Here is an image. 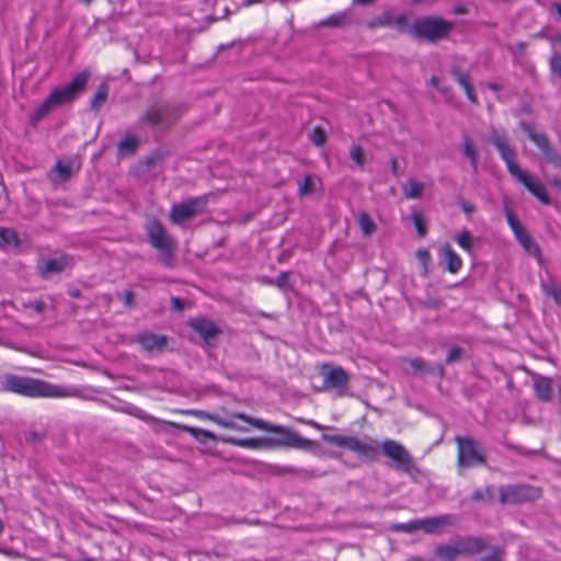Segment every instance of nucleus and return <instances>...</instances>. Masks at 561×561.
Wrapping results in <instances>:
<instances>
[{"instance_id": "obj_1", "label": "nucleus", "mask_w": 561, "mask_h": 561, "mask_svg": "<svg viewBox=\"0 0 561 561\" xmlns=\"http://www.w3.org/2000/svg\"><path fill=\"white\" fill-rule=\"evenodd\" d=\"M486 140L495 146L501 158L506 163L510 174L541 203L549 205L550 197L540 181L523 171L517 164L516 152L510 145L505 131L491 127Z\"/></svg>"}, {"instance_id": "obj_2", "label": "nucleus", "mask_w": 561, "mask_h": 561, "mask_svg": "<svg viewBox=\"0 0 561 561\" xmlns=\"http://www.w3.org/2000/svg\"><path fill=\"white\" fill-rule=\"evenodd\" d=\"M3 390L30 398H69L76 397L73 387L57 386L45 380L8 374L1 378Z\"/></svg>"}, {"instance_id": "obj_3", "label": "nucleus", "mask_w": 561, "mask_h": 561, "mask_svg": "<svg viewBox=\"0 0 561 561\" xmlns=\"http://www.w3.org/2000/svg\"><path fill=\"white\" fill-rule=\"evenodd\" d=\"M229 419L231 426H228V428L231 430L247 432L249 431V425H251L257 430L282 434L277 443L284 447L310 449L314 446V442L304 438L298 432L282 425L270 424L261 419H253L243 413H233Z\"/></svg>"}, {"instance_id": "obj_4", "label": "nucleus", "mask_w": 561, "mask_h": 561, "mask_svg": "<svg viewBox=\"0 0 561 561\" xmlns=\"http://www.w3.org/2000/svg\"><path fill=\"white\" fill-rule=\"evenodd\" d=\"M88 80L89 73L81 71L77 73L69 83L53 89L47 98H45L31 114L30 118L32 123L42 121L54 108L75 101L84 90Z\"/></svg>"}, {"instance_id": "obj_5", "label": "nucleus", "mask_w": 561, "mask_h": 561, "mask_svg": "<svg viewBox=\"0 0 561 561\" xmlns=\"http://www.w3.org/2000/svg\"><path fill=\"white\" fill-rule=\"evenodd\" d=\"M149 243L158 251L159 260L167 266L174 264V243L163 226L156 219L146 225Z\"/></svg>"}, {"instance_id": "obj_6", "label": "nucleus", "mask_w": 561, "mask_h": 561, "mask_svg": "<svg viewBox=\"0 0 561 561\" xmlns=\"http://www.w3.org/2000/svg\"><path fill=\"white\" fill-rule=\"evenodd\" d=\"M323 440L337 447L346 448L358 456L375 460L378 454V444L370 437L360 440L353 436L323 435Z\"/></svg>"}, {"instance_id": "obj_7", "label": "nucleus", "mask_w": 561, "mask_h": 561, "mask_svg": "<svg viewBox=\"0 0 561 561\" xmlns=\"http://www.w3.org/2000/svg\"><path fill=\"white\" fill-rule=\"evenodd\" d=\"M454 28L453 22L436 18H422L414 21L411 31L417 38L435 42L446 37Z\"/></svg>"}, {"instance_id": "obj_8", "label": "nucleus", "mask_w": 561, "mask_h": 561, "mask_svg": "<svg viewBox=\"0 0 561 561\" xmlns=\"http://www.w3.org/2000/svg\"><path fill=\"white\" fill-rule=\"evenodd\" d=\"M458 447V465L462 468H470L474 465H484L485 457L479 450L478 444L470 437H456Z\"/></svg>"}, {"instance_id": "obj_9", "label": "nucleus", "mask_w": 561, "mask_h": 561, "mask_svg": "<svg viewBox=\"0 0 561 561\" xmlns=\"http://www.w3.org/2000/svg\"><path fill=\"white\" fill-rule=\"evenodd\" d=\"M483 541L478 538H467L453 545H442L437 547L436 553L446 561H453L463 553H477L483 549Z\"/></svg>"}, {"instance_id": "obj_10", "label": "nucleus", "mask_w": 561, "mask_h": 561, "mask_svg": "<svg viewBox=\"0 0 561 561\" xmlns=\"http://www.w3.org/2000/svg\"><path fill=\"white\" fill-rule=\"evenodd\" d=\"M540 489L527 484H515L500 489V502L502 504L533 501L540 497Z\"/></svg>"}, {"instance_id": "obj_11", "label": "nucleus", "mask_w": 561, "mask_h": 561, "mask_svg": "<svg viewBox=\"0 0 561 561\" xmlns=\"http://www.w3.org/2000/svg\"><path fill=\"white\" fill-rule=\"evenodd\" d=\"M381 449L388 458L394 461L398 470L410 471L413 467L412 458L408 450L392 439H386L381 444Z\"/></svg>"}, {"instance_id": "obj_12", "label": "nucleus", "mask_w": 561, "mask_h": 561, "mask_svg": "<svg viewBox=\"0 0 561 561\" xmlns=\"http://www.w3.org/2000/svg\"><path fill=\"white\" fill-rule=\"evenodd\" d=\"M72 263L73 260L70 255L60 254L59 256L41 259L36 267L42 278L47 279L55 274L64 272L66 268L70 267Z\"/></svg>"}, {"instance_id": "obj_13", "label": "nucleus", "mask_w": 561, "mask_h": 561, "mask_svg": "<svg viewBox=\"0 0 561 561\" xmlns=\"http://www.w3.org/2000/svg\"><path fill=\"white\" fill-rule=\"evenodd\" d=\"M519 126L522 130L527 134L529 139L541 150L542 154L549 161L553 162L554 164L561 163V158L550 146V142L546 134L536 131L534 127L526 122H520Z\"/></svg>"}, {"instance_id": "obj_14", "label": "nucleus", "mask_w": 561, "mask_h": 561, "mask_svg": "<svg viewBox=\"0 0 561 561\" xmlns=\"http://www.w3.org/2000/svg\"><path fill=\"white\" fill-rule=\"evenodd\" d=\"M169 122V108L164 104H154L139 119V127H164Z\"/></svg>"}, {"instance_id": "obj_15", "label": "nucleus", "mask_w": 561, "mask_h": 561, "mask_svg": "<svg viewBox=\"0 0 561 561\" xmlns=\"http://www.w3.org/2000/svg\"><path fill=\"white\" fill-rule=\"evenodd\" d=\"M135 341L145 352L156 354L161 353L165 348L168 339L165 335L141 332L135 336Z\"/></svg>"}, {"instance_id": "obj_16", "label": "nucleus", "mask_w": 561, "mask_h": 561, "mask_svg": "<svg viewBox=\"0 0 561 561\" xmlns=\"http://www.w3.org/2000/svg\"><path fill=\"white\" fill-rule=\"evenodd\" d=\"M321 375L328 388L344 389L348 383V375L342 367L323 365Z\"/></svg>"}, {"instance_id": "obj_17", "label": "nucleus", "mask_w": 561, "mask_h": 561, "mask_svg": "<svg viewBox=\"0 0 561 561\" xmlns=\"http://www.w3.org/2000/svg\"><path fill=\"white\" fill-rule=\"evenodd\" d=\"M206 197L191 198L178 204V225L195 215L203 213L206 209Z\"/></svg>"}, {"instance_id": "obj_18", "label": "nucleus", "mask_w": 561, "mask_h": 561, "mask_svg": "<svg viewBox=\"0 0 561 561\" xmlns=\"http://www.w3.org/2000/svg\"><path fill=\"white\" fill-rule=\"evenodd\" d=\"M75 172V161L71 159L58 160L48 173L49 180L54 183L67 182Z\"/></svg>"}, {"instance_id": "obj_19", "label": "nucleus", "mask_w": 561, "mask_h": 561, "mask_svg": "<svg viewBox=\"0 0 561 561\" xmlns=\"http://www.w3.org/2000/svg\"><path fill=\"white\" fill-rule=\"evenodd\" d=\"M191 328L196 331L207 345L220 333V330L215 325L214 322L201 318L192 319L190 321Z\"/></svg>"}, {"instance_id": "obj_20", "label": "nucleus", "mask_w": 561, "mask_h": 561, "mask_svg": "<svg viewBox=\"0 0 561 561\" xmlns=\"http://www.w3.org/2000/svg\"><path fill=\"white\" fill-rule=\"evenodd\" d=\"M439 257L449 273L457 274L461 270L462 261L449 244L440 248Z\"/></svg>"}, {"instance_id": "obj_21", "label": "nucleus", "mask_w": 561, "mask_h": 561, "mask_svg": "<svg viewBox=\"0 0 561 561\" xmlns=\"http://www.w3.org/2000/svg\"><path fill=\"white\" fill-rule=\"evenodd\" d=\"M534 388L540 401L549 402L553 397L552 379L546 376H537L534 379Z\"/></svg>"}, {"instance_id": "obj_22", "label": "nucleus", "mask_w": 561, "mask_h": 561, "mask_svg": "<svg viewBox=\"0 0 561 561\" xmlns=\"http://www.w3.org/2000/svg\"><path fill=\"white\" fill-rule=\"evenodd\" d=\"M450 73L454 77V79L459 83V85L463 88L468 100L471 103L477 104L478 103V96H477V94L474 92V89H473V85L471 83L469 75L466 73V72H462L457 67H454L450 70Z\"/></svg>"}, {"instance_id": "obj_23", "label": "nucleus", "mask_w": 561, "mask_h": 561, "mask_svg": "<svg viewBox=\"0 0 561 561\" xmlns=\"http://www.w3.org/2000/svg\"><path fill=\"white\" fill-rule=\"evenodd\" d=\"M505 216L511 227L516 240L520 242V240L526 239L529 236L526 228L519 222L518 218L515 216L514 211L510 208L507 204L504 206Z\"/></svg>"}, {"instance_id": "obj_24", "label": "nucleus", "mask_w": 561, "mask_h": 561, "mask_svg": "<svg viewBox=\"0 0 561 561\" xmlns=\"http://www.w3.org/2000/svg\"><path fill=\"white\" fill-rule=\"evenodd\" d=\"M449 519L450 517L446 515L417 519L419 529L424 530L426 534H433L439 528L446 526L449 523Z\"/></svg>"}, {"instance_id": "obj_25", "label": "nucleus", "mask_w": 561, "mask_h": 561, "mask_svg": "<svg viewBox=\"0 0 561 561\" xmlns=\"http://www.w3.org/2000/svg\"><path fill=\"white\" fill-rule=\"evenodd\" d=\"M140 140L135 135L127 133L117 144V151L119 157L131 156L139 147Z\"/></svg>"}, {"instance_id": "obj_26", "label": "nucleus", "mask_w": 561, "mask_h": 561, "mask_svg": "<svg viewBox=\"0 0 561 561\" xmlns=\"http://www.w3.org/2000/svg\"><path fill=\"white\" fill-rule=\"evenodd\" d=\"M221 440L234 446L249 449H260L266 446L265 439L263 438H237L232 436H226L222 437Z\"/></svg>"}, {"instance_id": "obj_27", "label": "nucleus", "mask_w": 561, "mask_h": 561, "mask_svg": "<svg viewBox=\"0 0 561 561\" xmlns=\"http://www.w3.org/2000/svg\"><path fill=\"white\" fill-rule=\"evenodd\" d=\"M107 96H108V85L106 83L100 84L95 94L93 95V98L90 101L91 110L94 112H99L106 103Z\"/></svg>"}, {"instance_id": "obj_28", "label": "nucleus", "mask_w": 561, "mask_h": 561, "mask_svg": "<svg viewBox=\"0 0 561 561\" xmlns=\"http://www.w3.org/2000/svg\"><path fill=\"white\" fill-rule=\"evenodd\" d=\"M424 190V184L414 179H410L403 186V194L409 199L420 198Z\"/></svg>"}, {"instance_id": "obj_29", "label": "nucleus", "mask_w": 561, "mask_h": 561, "mask_svg": "<svg viewBox=\"0 0 561 561\" xmlns=\"http://www.w3.org/2000/svg\"><path fill=\"white\" fill-rule=\"evenodd\" d=\"M462 149H463V154L470 160L473 171H477V169H478V152L474 148L472 140L467 135L463 136V139H462Z\"/></svg>"}, {"instance_id": "obj_30", "label": "nucleus", "mask_w": 561, "mask_h": 561, "mask_svg": "<svg viewBox=\"0 0 561 561\" xmlns=\"http://www.w3.org/2000/svg\"><path fill=\"white\" fill-rule=\"evenodd\" d=\"M351 21V13L347 11L337 12L328 16L322 24L333 27L344 26Z\"/></svg>"}, {"instance_id": "obj_31", "label": "nucleus", "mask_w": 561, "mask_h": 561, "mask_svg": "<svg viewBox=\"0 0 561 561\" xmlns=\"http://www.w3.org/2000/svg\"><path fill=\"white\" fill-rule=\"evenodd\" d=\"M518 243L523 247L524 251L527 254L536 257V260L538 261L539 264L542 263L541 251H540L538 244L533 240L530 234L528 237H526V239L520 240V242H518Z\"/></svg>"}, {"instance_id": "obj_32", "label": "nucleus", "mask_w": 561, "mask_h": 561, "mask_svg": "<svg viewBox=\"0 0 561 561\" xmlns=\"http://www.w3.org/2000/svg\"><path fill=\"white\" fill-rule=\"evenodd\" d=\"M453 239L459 244L466 252L471 253L473 248V238L468 230H462L453 237Z\"/></svg>"}, {"instance_id": "obj_33", "label": "nucleus", "mask_w": 561, "mask_h": 561, "mask_svg": "<svg viewBox=\"0 0 561 561\" xmlns=\"http://www.w3.org/2000/svg\"><path fill=\"white\" fill-rule=\"evenodd\" d=\"M358 225L364 236H369L376 230V225L366 213L358 215Z\"/></svg>"}, {"instance_id": "obj_34", "label": "nucleus", "mask_w": 561, "mask_h": 561, "mask_svg": "<svg viewBox=\"0 0 561 561\" xmlns=\"http://www.w3.org/2000/svg\"><path fill=\"white\" fill-rule=\"evenodd\" d=\"M393 15L390 13H383L380 16L369 21L367 26L371 30L377 27L392 26Z\"/></svg>"}, {"instance_id": "obj_35", "label": "nucleus", "mask_w": 561, "mask_h": 561, "mask_svg": "<svg viewBox=\"0 0 561 561\" xmlns=\"http://www.w3.org/2000/svg\"><path fill=\"white\" fill-rule=\"evenodd\" d=\"M0 239L7 244H12V245L19 244V237L13 229H9V228L0 229Z\"/></svg>"}, {"instance_id": "obj_36", "label": "nucleus", "mask_w": 561, "mask_h": 561, "mask_svg": "<svg viewBox=\"0 0 561 561\" xmlns=\"http://www.w3.org/2000/svg\"><path fill=\"white\" fill-rule=\"evenodd\" d=\"M412 220L414 222L415 229L421 238L425 237L427 233V228L423 216L420 211H414L412 214Z\"/></svg>"}, {"instance_id": "obj_37", "label": "nucleus", "mask_w": 561, "mask_h": 561, "mask_svg": "<svg viewBox=\"0 0 561 561\" xmlns=\"http://www.w3.org/2000/svg\"><path fill=\"white\" fill-rule=\"evenodd\" d=\"M314 186H313V179L311 175H306L299 184V194L301 196L309 195L313 193Z\"/></svg>"}, {"instance_id": "obj_38", "label": "nucleus", "mask_w": 561, "mask_h": 561, "mask_svg": "<svg viewBox=\"0 0 561 561\" xmlns=\"http://www.w3.org/2000/svg\"><path fill=\"white\" fill-rule=\"evenodd\" d=\"M542 288L547 295L551 296L553 300L561 305V289L554 286L553 284H542Z\"/></svg>"}, {"instance_id": "obj_39", "label": "nucleus", "mask_w": 561, "mask_h": 561, "mask_svg": "<svg viewBox=\"0 0 561 561\" xmlns=\"http://www.w3.org/2000/svg\"><path fill=\"white\" fill-rule=\"evenodd\" d=\"M310 140L313 145L320 147L325 142V134L322 128L316 127L310 134Z\"/></svg>"}, {"instance_id": "obj_40", "label": "nucleus", "mask_w": 561, "mask_h": 561, "mask_svg": "<svg viewBox=\"0 0 561 561\" xmlns=\"http://www.w3.org/2000/svg\"><path fill=\"white\" fill-rule=\"evenodd\" d=\"M203 416L211 420L214 423H216L217 425L224 427V428H228V426H231V424H229V416L227 417H222L218 414H207V413H204V412H199Z\"/></svg>"}, {"instance_id": "obj_41", "label": "nucleus", "mask_w": 561, "mask_h": 561, "mask_svg": "<svg viewBox=\"0 0 561 561\" xmlns=\"http://www.w3.org/2000/svg\"><path fill=\"white\" fill-rule=\"evenodd\" d=\"M493 497V488L489 486L485 490H477L472 494L474 501H486Z\"/></svg>"}, {"instance_id": "obj_42", "label": "nucleus", "mask_w": 561, "mask_h": 561, "mask_svg": "<svg viewBox=\"0 0 561 561\" xmlns=\"http://www.w3.org/2000/svg\"><path fill=\"white\" fill-rule=\"evenodd\" d=\"M351 158L359 165L360 168L365 163V154L363 149L359 146H354L351 150Z\"/></svg>"}, {"instance_id": "obj_43", "label": "nucleus", "mask_w": 561, "mask_h": 561, "mask_svg": "<svg viewBox=\"0 0 561 561\" xmlns=\"http://www.w3.org/2000/svg\"><path fill=\"white\" fill-rule=\"evenodd\" d=\"M394 529L401 530L404 533H413L415 530H419L417 519H414V520H411L408 523L397 524L394 526Z\"/></svg>"}, {"instance_id": "obj_44", "label": "nucleus", "mask_w": 561, "mask_h": 561, "mask_svg": "<svg viewBox=\"0 0 561 561\" xmlns=\"http://www.w3.org/2000/svg\"><path fill=\"white\" fill-rule=\"evenodd\" d=\"M25 308L32 309L36 313L42 314L46 309V305L42 300H33L25 304Z\"/></svg>"}, {"instance_id": "obj_45", "label": "nucleus", "mask_w": 561, "mask_h": 561, "mask_svg": "<svg viewBox=\"0 0 561 561\" xmlns=\"http://www.w3.org/2000/svg\"><path fill=\"white\" fill-rule=\"evenodd\" d=\"M552 72L561 77V54H554L550 60Z\"/></svg>"}, {"instance_id": "obj_46", "label": "nucleus", "mask_w": 561, "mask_h": 561, "mask_svg": "<svg viewBox=\"0 0 561 561\" xmlns=\"http://www.w3.org/2000/svg\"><path fill=\"white\" fill-rule=\"evenodd\" d=\"M461 355H462V348L455 346L449 351V353L446 357V363L451 364L455 360L459 359Z\"/></svg>"}, {"instance_id": "obj_47", "label": "nucleus", "mask_w": 561, "mask_h": 561, "mask_svg": "<svg viewBox=\"0 0 561 561\" xmlns=\"http://www.w3.org/2000/svg\"><path fill=\"white\" fill-rule=\"evenodd\" d=\"M122 299L127 308H131L135 305V295L133 290H124L122 294Z\"/></svg>"}, {"instance_id": "obj_48", "label": "nucleus", "mask_w": 561, "mask_h": 561, "mask_svg": "<svg viewBox=\"0 0 561 561\" xmlns=\"http://www.w3.org/2000/svg\"><path fill=\"white\" fill-rule=\"evenodd\" d=\"M408 24L405 14L393 15L392 26L403 30Z\"/></svg>"}, {"instance_id": "obj_49", "label": "nucleus", "mask_w": 561, "mask_h": 561, "mask_svg": "<svg viewBox=\"0 0 561 561\" xmlns=\"http://www.w3.org/2000/svg\"><path fill=\"white\" fill-rule=\"evenodd\" d=\"M125 411H126L128 414L134 415V416H137V417H139V419H142V420H145V419H146V413H145L141 409H139L138 407H136V405L130 404V405L126 407Z\"/></svg>"}, {"instance_id": "obj_50", "label": "nucleus", "mask_w": 561, "mask_h": 561, "mask_svg": "<svg viewBox=\"0 0 561 561\" xmlns=\"http://www.w3.org/2000/svg\"><path fill=\"white\" fill-rule=\"evenodd\" d=\"M416 256L419 259V261L424 265V267L426 268L430 260H431V255H430V252L425 249H422V250H419L417 253H416Z\"/></svg>"}, {"instance_id": "obj_51", "label": "nucleus", "mask_w": 561, "mask_h": 561, "mask_svg": "<svg viewBox=\"0 0 561 561\" xmlns=\"http://www.w3.org/2000/svg\"><path fill=\"white\" fill-rule=\"evenodd\" d=\"M410 365L411 367L416 370V371H421V370H424L425 369V366L426 364L420 359V358H413L410 360Z\"/></svg>"}, {"instance_id": "obj_52", "label": "nucleus", "mask_w": 561, "mask_h": 561, "mask_svg": "<svg viewBox=\"0 0 561 561\" xmlns=\"http://www.w3.org/2000/svg\"><path fill=\"white\" fill-rule=\"evenodd\" d=\"M481 561H501V552L499 550H493L491 553L483 557Z\"/></svg>"}, {"instance_id": "obj_53", "label": "nucleus", "mask_w": 561, "mask_h": 561, "mask_svg": "<svg viewBox=\"0 0 561 561\" xmlns=\"http://www.w3.org/2000/svg\"><path fill=\"white\" fill-rule=\"evenodd\" d=\"M460 207L468 215H470V214H472L474 211V206L471 203L467 202V201H461L460 202Z\"/></svg>"}, {"instance_id": "obj_54", "label": "nucleus", "mask_w": 561, "mask_h": 561, "mask_svg": "<svg viewBox=\"0 0 561 561\" xmlns=\"http://www.w3.org/2000/svg\"><path fill=\"white\" fill-rule=\"evenodd\" d=\"M437 91L444 95L445 98H450L451 96V89L450 87H447V85H439V88L437 89Z\"/></svg>"}, {"instance_id": "obj_55", "label": "nucleus", "mask_w": 561, "mask_h": 561, "mask_svg": "<svg viewBox=\"0 0 561 561\" xmlns=\"http://www.w3.org/2000/svg\"><path fill=\"white\" fill-rule=\"evenodd\" d=\"M191 432L196 436L198 437V434L205 436V437H210V438H214V435L208 432V431H204V430H196V428H192Z\"/></svg>"}, {"instance_id": "obj_56", "label": "nucleus", "mask_w": 561, "mask_h": 561, "mask_svg": "<svg viewBox=\"0 0 561 561\" xmlns=\"http://www.w3.org/2000/svg\"><path fill=\"white\" fill-rule=\"evenodd\" d=\"M287 279H288V274L287 273H282L278 276V286L279 287H285L286 283H287Z\"/></svg>"}, {"instance_id": "obj_57", "label": "nucleus", "mask_w": 561, "mask_h": 561, "mask_svg": "<svg viewBox=\"0 0 561 561\" xmlns=\"http://www.w3.org/2000/svg\"><path fill=\"white\" fill-rule=\"evenodd\" d=\"M430 83H431V85H432L434 89H436V90H437V89L439 88V85H440L439 78H438V77H436V76H433V77L431 78V80H430Z\"/></svg>"}, {"instance_id": "obj_58", "label": "nucleus", "mask_w": 561, "mask_h": 561, "mask_svg": "<svg viewBox=\"0 0 561 561\" xmlns=\"http://www.w3.org/2000/svg\"><path fill=\"white\" fill-rule=\"evenodd\" d=\"M169 219L172 222H175V203H172L170 210H169Z\"/></svg>"}, {"instance_id": "obj_59", "label": "nucleus", "mask_w": 561, "mask_h": 561, "mask_svg": "<svg viewBox=\"0 0 561 561\" xmlns=\"http://www.w3.org/2000/svg\"><path fill=\"white\" fill-rule=\"evenodd\" d=\"M552 7H553L554 11L557 12V14L561 18V4L554 3Z\"/></svg>"}, {"instance_id": "obj_60", "label": "nucleus", "mask_w": 561, "mask_h": 561, "mask_svg": "<svg viewBox=\"0 0 561 561\" xmlns=\"http://www.w3.org/2000/svg\"><path fill=\"white\" fill-rule=\"evenodd\" d=\"M488 87L493 91H500L501 89V87L497 83H489Z\"/></svg>"}, {"instance_id": "obj_61", "label": "nucleus", "mask_w": 561, "mask_h": 561, "mask_svg": "<svg viewBox=\"0 0 561 561\" xmlns=\"http://www.w3.org/2000/svg\"><path fill=\"white\" fill-rule=\"evenodd\" d=\"M353 1H354V3H357V4H369L374 0H353Z\"/></svg>"}, {"instance_id": "obj_62", "label": "nucleus", "mask_w": 561, "mask_h": 561, "mask_svg": "<svg viewBox=\"0 0 561 561\" xmlns=\"http://www.w3.org/2000/svg\"><path fill=\"white\" fill-rule=\"evenodd\" d=\"M455 12H456L457 14H462V13H465V12H466V9H465L463 7H457V8L455 9Z\"/></svg>"}, {"instance_id": "obj_63", "label": "nucleus", "mask_w": 561, "mask_h": 561, "mask_svg": "<svg viewBox=\"0 0 561 561\" xmlns=\"http://www.w3.org/2000/svg\"><path fill=\"white\" fill-rule=\"evenodd\" d=\"M176 306H178V310H181L184 307V302L178 298Z\"/></svg>"}, {"instance_id": "obj_64", "label": "nucleus", "mask_w": 561, "mask_h": 561, "mask_svg": "<svg viewBox=\"0 0 561 561\" xmlns=\"http://www.w3.org/2000/svg\"><path fill=\"white\" fill-rule=\"evenodd\" d=\"M170 305H171V307H172L173 309H175V297H174V296H172V297L170 298Z\"/></svg>"}]
</instances>
